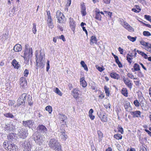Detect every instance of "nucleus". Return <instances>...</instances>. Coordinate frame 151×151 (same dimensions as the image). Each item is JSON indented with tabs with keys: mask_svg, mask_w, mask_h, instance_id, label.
Instances as JSON below:
<instances>
[{
	"mask_svg": "<svg viewBox=\"0 0 151 151\" xmlns=\"http://www.w3.org/2000/svg\"><path fill=\"white\" fill-rule=\"evenodd\" d=\"M12 64L13 66H20V65L19 63L15 59H14L12 63Z\"/></svg>",
	"mask_w": 151,
	"mask_h": 151,
	"instance_id": "obj_33",
	"label": "nucleus"
},
{
	"mask_svg": "<svg viewBox=\"0 0 151 151\" xmlns=\"http://www.w3.org/2000/svg\"><path fill=\"white\" fill-rule=\"evenodd\" d=\"M131 113V114L133 115L134 117H138L140 116L141 112L139 111H132Z\"/></svg>",
	"mask_w": 151,
	"mask_h": 151,
	"instance_id": "obj_29",
	"label": "nucleus"
},
{
	"mask_svg": "<svg viewBox=\"0 0 151 151\" xmlns=\"http://www.w3.org/2000/svg\"><path fill=\"white\" fill-rule=\"evenodd\" d=\"M22 49L21 45L20 44H17L14 47V50L16 52L20 51Z\"/></svg>",
	"mask_w": 151,
	"mask_h": 151,
	"instance_id": "obj_20",
	"label": "nucleus"
},
{
	"mask_svg": "<svg viewBox=\"0 0 151 151\" xmlns=\"http://www.w3.org/2000/svg\"><path fill=\"white\" fill-rule=\"evenodd\" d=\"M144 35L148 37L151 35V34L148 31H144L143 32Z\"/></svg>",
	"mask_w": 151,
	"mask_h": 151,
	"instance_id": "obj_41",
	"label": "nucleus"
},
{
	"mask_svg": "<svg viewBox=\"0 0 151 151\" xmlns=\"http://www.w3.org/2000/svg\"><path fill=\"white\" fill-rule=\"evenodd\" d=\"M35 56L37 65V66H44L45 63V60L41 52H40V55H38L37 54H36Z\"/></svg>",
	"mask_w": 151,
	"mask_h": 151,
	"instance_id": "obj_2",
	"label": "nucleus"
},
{
	"mask_svg": "<svg viewBox=\"0 0 151 151\" xmlns=\"http://www.w3.org/2000/svg\"><path fill=\"white\" fill-rule=\"evenodd\" d=\"M134 82L135 83L136 85L139 86V79H138L137 81H134Z\"/></svg>",
	"mask_w": 151,
	"mask_h": 151,
	"instance_id": "obj_63",
	"label": "nucleus"
},
{
	"mask_svg": "<svg viewBox=\"0 0 151 151\" xmlns=\"http://www.w3.org/2000/svg\"><path fill=\"white\" fill-rule=\"evenodd\" d=\"M86 8L84 4H81V12L83 16H85L86 14Z\"/></svg>",
	"mask_w": 151,
	"mask_h": 151,
	"instance_id": "obj_19",
	"label": "nucleus"
},
{
	"mask_svg": "<svg viewBox=\"0 0 151 151\" xmlns=\"http://www.w3.org/2000/svg\"><path fill=\"white\" fill-rule=\"evenodd\" d=\"M97 133L98 134L99 137V138H101L103 137V134L100 131H98L97 132Z\"/></svg>",
	"mask_w": 151,
	"mask_h": 151,
	"instance_id": "obj_50",
	"label": "nucleus"
},
{
	"mask_svg": "<svg viewBox=\"0 0 151 151\" xmlns=\"http://www.w3.org/2000/svg\"><path fill=\"white\" fill-rule=\"evenodd\" d=\"M90 41V44L96 43L97 41L96 38L95 36H92L91 37Z\"/></svg>",
	"mask_w": 151,
	"mask_h": 151,
	"instance_id": "obj_30",
	"label": "nucleus"
},
{
	"mask_svg": "<svg viewBox=\"0 0 151 151\" xmlns=\"http://www.w3.org/2000/svg\"><path fill=\"white\" fill-rule=\"evenodd\" d=\"M121 93L124 96L127 97L128 96V92L126 88H123L121 90Z\"/></svg>",
	"mask_w": 151,
	"mask_h": 151,
	"instance_id": "obj_27",
	"label": "nucleus"
},
{
	"mask_svg": "<svg viewBox=\"0 0 151 151\" xmlns=\"http://www.w3.org/2000/svg\"><path fill=\"white\" fill-rule=\"evenodd\" d=\"M103 1L104 3L109 4L110 3L111 0H103Z\"/></svg>",
	"mask_w": 151,
	"mask_h": 151,
	"instance_id": "obj_54",
	"label": "nucleus"
},
{
	"mask_svg": "<svg viewBox=\"0 0 151 151\" xmlns=\"http://www.w3.org/2000/svg\"><path fill=\"white\" fill-rule=\"evenodd\" d=\"M4 115L6 117L13 118H14V115L10 113H6L4 114Z\"/></svg>",
	"mask_w": 151,
	"mask_h": 151,
	"instance_id": "obj_34",
	"label": "nucleus"
},
{
	"mask_svg": "<svg viewBox=\"0 0 151 151\" xmlns=\"http://www.w3.org/2000/svg\"><path fill=\"white\" fill-rule=\"evenodd\" d=\"M96 68L100 72H102L103 71L105 68H104V67H96Z\"/></svg>",
	"mask_w": 151,
	"mask_h": 151,
	"instance_id": "obj_46",
	"label": "nucleus"
},
{
	"mask_svg": "<svg viewBox=\"0 0 151 151\" xmlns=\"http://www.w3.org/2000/svg\"><path fill=\"white\" fill-rule=\"evenodd\" d=\"M49 147L55 151H62L60 144L54 139H51L48 144Z\"/></svg>",
	"mask_w": 151,
	"mask_h": 151,
	"instance_id": "obj_1",
	"label": "nucleus"
},
{
	"mask_svg": "<svg viewBox=\"0 0 151 151\" xmlns=\"http://www.w3.org/2000/svg\"><path fill=\"white\" fill-rule=\"evenodd\" d=\"M34 122L31 120H28L26 121H23L22 124L25 127H28L29 128L32 127L34 124Z\"/></svg>",
	"mask_w": 151,
	"mask_h": 151,
	"instance_id": "obj_12",
	"label": "nucleus"
},
{
	"mask_svg": "<svg viewBox=\"0 0 151 151\" xmlns=\"http://www.w3.org/2000/svg\"><path fill=\"white\" fill-rule=\"evenodd\" d=\"M38 128H39V131L41 133L45 134L47 133V129L44 126L42 125H40L38 126Z\"/></svg>",
	"mask_w": 151,
	"mask_h": 151,
	"instance_id": "obj_13",
	"label": "nucleus"
},
{
	"mask_svg": "<svg viewBox=\"0 0 151 151\" xmlns=\"http://www.w3.org/2000/svg\"><path fill=\"white\" fill-rule=\"evenodd\" d=\"M20 100V101H17V105L18 106L22 104H24L25 103V101H23V100L22 99H21Z\"/></svg>",
	"mask_w": 151,
	"mask_h": 151,
	"instance_id": "obj_45",
	"label": "nucleus"
},
{
	"mask_svg": "<svg viewBox=\"0 0 151 151\" xmlns=\"http://www.w3.org/2000/svg\"><path fill=\"white\" fill-rule=\"evenodd\" d=\"M104 89L106 96H109V88H108L106 86H105L104 87Z\"/></svg>",
	"mask_w": 151,
	"mask_h": 151,
	"instance_id": "obj_40",
	"label": "nucleus"
},
{
	"mask_svg": "<svg viewBox=\"0 0 151 151\" xmlns=\"http://www.w3.org/2000/svg\"><path fill=\"white\" fill-rule=\"evenodd\" d=\"M25 59V61L24 62V65L25 66H27V65H29V62L30 64H31V61H29V60H28V59Z\"/></svg>",
	"mask_w": 151,
	"mask_h": 151,
	"instance_id": "obj_43",
	"label": "nucleus"
},
{
	"mask_svg": "<svg viewBox=\"0 0 151 151\" xmlns=\"http://www.w3.org/2000/svg\"><path fill=\"white\" fill-rule=\"evenodd\" d=\"M7 137L9 141V142H13L16 140L15 134L14 133H11Z\"/></svg>",
	"mask_w": 151,
	"mask_h": 151,
	"instance_id": "obj_16",
	"label": "nucleus"
},
{
	"mask_svg": "<svg viewBox=\"0 0 151 151\" xmlns=\"http://www.w3.org/2000/svg\"><path fill=\"white\" fill-rule=\"evenodd\" d=\"M7 142L6 141H5L3 143V146L5 148H7V147H8L9 145V143L7 145Z\"/></svg>",
	"mask_w": 151,
	"mask_h": 151,
	"instance_id": "obj_56",
	"label": "nucleus"
},
{
	"mask_svg": "<svg viewBox=\"0 0 151 151\" xmlns=\"http://www.w3.org/2000/svg\"><path fill=\"white\" fill-rule=\"evenodd\" d=\"M56 17L58 20V22L61 23L63 21V19L65 17L63 13L60 12V11H58L56 12Z\"/></svg>",
	"mask_w": 151,
	"mask_h": 151,
	"instance_id": "obj_5",
	"label": "nucleus"
},
{
	"mask_svg": "<svg viewBox=\"0 0 151 151\" xmlns=\"http://www.w3.org/2000/svg\"><path fill=\"white\" fill-rule=\"evenodd\" d=\"M27 131L25 129H22L19 132L18 134L20 138L24 139L28 135Z\"/></svg>",
	"mask_w": 151,
	"mask_h": 151,
	"instance_id": "obj_4",
	"label": "nucleus"
},
{
	"mask_svg": "<svg viewBox=\"0 0 151 151\" xmlns=\"http://www.w3.org/2000/svg\"><path fill=\"white\" fill-rule=\"evenodd\" d=\"M96 16L95 18L96 19L101 21V16L100 14V12L99 9L96 8L95 9Z\"/></svg>",
	"mask_w": 151,
	"mask_h": 151,
	"instance_id": "obj_18",
	"label": "nucleus"
},
{
	"mask_svg": "<svg viewBox=\"0 0 151 151\" xmlns=\"http://www.w3.org/2000/svg\"><path fill=\"white\" fill-rule=\"evenodd\" d=\"M52 20H47V24L48 27L51 29L54 27V25L52 22Z\"/></svg>",
	"mask_w": 151,
	"mask_h": 151,
	"instance_id": "obj_31",
	"label": "nucleus"
},
{
	"mask_svg": "<svg viewBox=\"0 0 151 151\" xmlns=\"http://www.w3.org/2000/svg\"><path fill=\"white\" fill-rule=\"evenodd\" d=\"M34 140L35 142L40 145L42 144L44 141L43 137L39 135H35L34 137Z\"/></svg>",
	"mask_w": 151,
	"mask_h": 151,
	"instance_id": "obj_8",
	"label": "nucleus"
},
{
	"mask_svg": "<svg viewBox=\"0 0 151 151\" xmlns=\"http://www.w3.org/2000/svg\"><path fill=\"white\" fill-rule=\"evenodd\" d=\"M80 82L81 85L83 87H86L87 86V83L84 80V78L82 77L80 78Z\"/></svg>",
	"mask_w": 151,
	"mask_h": 151,
	"instance_id": "obj_22",
	"label": "nucleus"
},
{
	"mask_svg": "<svg viewBox=\"0 0 151 151\" xmlns=\"http://www.w3.org/2000/svg\"><path fill=\"white\" fill-rule=\"evenodd\" d=\"M81 64L82 66H87L86 64L83 61H82L81 62Z\"/></svg>",
	"mask_w": 151,
	"mask_h": 151,
	"instance_id": "obj_64",
	"label": "nucleus"
},
{
	"mask_svg": "<svg viewBox=\"0 0 151 151\" xmlns=\"http://www.w3.org/2000/svg\"><path fill=\"white\" fill-rule=\"evenodd\" d=\"M60 39H62L63 41H65V40L64 37L63 35H62L60 37Z\"/></svg>",
	"mask_w": 151,
	"mask_h": 151,
	"instance_id": "obj_62",
	"label": "nucleus"
},
{
	"mask_svg": "<svg viewBox=\"0 0 151 151\" xmlns=\"http://www.w3.org/2000/svg\"><path fill=\"white\" fill-rule=\"evenodd\" d=\"M114 138H116L117 139H121L122 138V136L120 134H116L114 135Z\"/></svg>",
	"mask_w": 151,
	"mask_h": 151,
	"instance_id": "obj_37",
	"label": "nucleus"
},
{
	"mask_svg": "<svg viewBox=\"0 0 151 151\" xmlns=\"http://www.w3.org/2000/svg\"><path fill=\"white\" fill-rule=\"evenodd\" d=\"M123 80L127 86L131 90L132 88V86L133 85V84L131 83V81H130L128 78H126L124 77H123Z\"/></svg>",
	"mask_w": 151,
	"mask_h": 151,
	"instance_id": "obj_10",
	"label": "nucleus"
},
{
	"mask_svg": "<svg viewBox=\"0 0 151 151\" xmlns=\"http://www.w3.org/2000/svg\"><path fill=\"white\" fill-rule=\"evenodd\" d=\"M128 76L131 79H133L134 77L133 75L131 74L128 73L127 74Z\"/></svg>",
	"mask_w": 151,
	"mask_h": 151,
	"instance_id": "obj_58",
	"label": "nucleus"
},
{
	"mask_svg": "<svg viewBox=\"0 0 151 151\" xmlns=\"http://www.w3.org/2000/svg\"><path fill=\"white\" fill-rule=\"evenodd\" d=\"M132 58H130L129 57H128V56L127 57V60L128 61V62L129 63H131L132 62Z\"/></svg>",
	"mask_w": 151,
	"mask_h": 151,
	"instance_id": "obj_60",
	"label": "nucleus"
},
{
	"mask_svg": "<svg viewBox=\"0 0 151 151\" xmlns=\"http://www.w3.org/2000/svg\"><path fill=\"white\" fill-rule=\"evenodd\" d=\"M119 21L120 23L122 26L124 24V22H126V21H124L123 19L122 18L119 19Z\"/></svg>",
	"mask_w": 151,
	"mask_h": 151,
	"instance_id": "obj_47",
	"label": "nucleus"
},
{
	"mask_svg": "<svg viewBox=\"0 0 151 151\" xmlns=\"http://www.w3.org/2000/svg\"><path fill=\"white\" fill-rule=\"evenodd\" d=\"M116 63L117 64L118 66H122L121 63L119 61L118 57H116V59H115Z\"/></svg>",
	"mask_w": 151,
	"mask_h": 151,
	"instance_id": "obj_44",
	"label": "nucleus"
},
{
	"mask_svg": "<svg viewBox=\"0 0 151 151\" xmlns=\"http://www.w3.org/2000/svg\"><path fill=\"white\" fill-rule=\"evenodd\" d=\"M140 151H147V149L144 146L142 145L140 147Z\"/></svg>",
	"mask_w": 151,
	"mask_h": 151,
	"instance_id": "obj_49",
	"label": "nucleus"
},
{
	"mask_svg": "<svg viewBox=\"0 0 151 151\" xmlns=\"http://www.w3.org/2000/svg\"><path fill=\"white\" fill-rule=\"evenodd\" d=\"M4 128L5 130H7L9 132L13 131L15 129V127L11 122L7 123L5 124Z\"/></svg>",
	"mask_w": 151,
	"mask_h": 151,
	"instance_id": "obj_7",
	"label": "nucleus"
},
{
	"mask_svg": "<svg viewBox=\"0 0 151 151\" xmlns=\"http://www.w3.org/2000/svg\"><path fill=\"white\" fill-rule=\"evenodd\" d=\"M71 0H67V4L66 5V6L67 7L69 6L71 4Z\"/></svg>",
	"mask_w": 151,
	"mask_h": 151,
	"instance_id": "obj_53",
	"label": "nucleus"
},
{
	"mask_svg": "<svg viewBox=\"0 0 151 151\" xmlns=\"http://www.w3.org/2000/svg\"><path fill=\"white\" fill-rule=\"evenodd\" d=\"M32 48H28L25 45L24 52L23 56H22L24 59H29L30 56L31 57L32 56Z\"/></svg>",
	"mask_w": 151,
	"mask_h": 151,
	"instance_id": "obj_3",
	"label": "nucleus"
},
{
	"mask_svg": "<svg viewBox=\"0 0 151 151\" xmlns=\"http://www.w3.org/2000/svg\"><path fill=\"white\" fill-rule=\"evenodd\" d=\"M58 116L61 119V120L63 121L65 120L66 118L65 115L60 113H59L58 114Z\"/></svg>",
	"mask_w": 151,
	"mask_h": 151,
	"instance_id": "obj_36",
	"label": "nucleus"
},
{
	"mask_svg": "<svg viewBox=\"0 0 151 151\" xmlns=\"http://www.w3.org/2000/svg\"><path fill=\"white\" fill-rule=\"evenodd\" d=\"M110 76L112 78L116 79H118L119 78V75L116 73L114 72L111 73Z\"/></svg>",
	"mask_w": 151,
	"mask_h": 151,
	"instance_id": "obj_25",
	"label": "nucleus"
},
{
	"mask_svg": "<svg viewBox=\"0 0 151 151\" xmlns=\"http://www.w3.org/2000/svg\"><path fill=\"white\" fill-rule=\"evenodd\" d=\"M118 132H121L122 134L123 132V130L122 127H119L118 128Z\"/></svg>",
	"mask_w": 151,
	"mask_h": 151,
	"instance_id": "obj_55",
	"label": "nucleus"
},
{
	"mask_svg": "<svg viewBox=\"0 0 151 151\" xmlns=\"http://www.w3.org/2000/svg\"><path fill=\"white\" fill-rule=\"evenodd\" d=\"M17 147L14 144L9 143V142L7 150L8 151H16Z\"/></svg>",
	"mask_w": 151,
	"mask_h": 151,
	"instance_id": "obj_15",
	"label": "nucleus"
},
{
	"mask_svg": "<svg viewBox=\"0 0 151 151\" xmlns=\"http://www.w3.org/2000/svg\"><path fill=\"white\" fill-rule=\"evenodd\" d=\"M58 134L60 138L62 139L63 141H65L68 137L65 134L64 129H60L58 131Z\"/></svg>",
	"mask_w": 151,
	"mask_h": 151,
	"instance_id": "obj_6",
	"label": "nucleus"
},
{
	"mask_svg": "<svg viewBox=\"0 0 151 151\" xmlns=\"http://www.w3.org/2000/svg\"><path fill=\"white\" fill-rule=\"evenodd\" d=\"M140 103H139L137 100H136L134 101L133 103L135 106L137 107H138L141 105V106H143L144 103H142V101H140Z\"/></svg>",
	"mask_w": 151,
	"mask_h": 151,
	"instance_id": "obj_23",
	"label": "nucleus"
},
{
	"mask_svg": "<svg viewBox=\"0 0 151 151\" xmlns=\"http://www.w3.org/2000/svg\"><path fill=\"white\" fill-rule=\"evenodd\" d=\"M32 101V97L29 95L27 96V101L28 102L29 105L30 106H31L33 104V102L31 101Z\"/></svg>",
	"mask_w": 151,
	"mask_h": 151,
	"instance_id": "obj_32",
	"label": "nucleus"
},
{
	"mask_svg": "<svg viewBox=\"0 0 151 151\" xmlns=\"http://www.w3.org/2000/svg\"><path fill=\"white\" fill-rule=\"evenodd\" d=\"M127 38L130 41H131L132 42H134L136 41V38H137V37H131L130 36H127Z\"/></svg>",
	"mask_w": 151,
	"mask_h": 151,
	"instance_id": "obj_39",
	"label": "nucleus"
},
{
	"mask_svg": "<svg viewBox=\"0 0 151 151\" xmlns=\"http://www.w3.org/2000/svg\"><path fill=\"white\" fill-rule=\"evenodd\" d=\"M119 51L120 52L121 54H123V49L122 48L120 47H119L118 48Z\"/></svg>",
	"mask_w": 151,
	"mask_h": 151,
	"instance_id": "obj_57",
	"label": "nucleus"
},
{
	"mask_svg": "<svg viewBox=\"0 0 151 151\" xmlns=\"http://www.w3.org/2000/svg\"><path fill=\"white\" fill-rule=\"evenodd\" d=\"M24 75L25 76L27 77L29 74V71L27 69H25L24 73Z\"/></svg>",
	"mask_w": 151,
	"mask_h": 151,
	"instance_id": "obj_52",
	"label": "nucleus"
},
{
	"mask_svg": "<svg viewBox=\"0 0 151 151\" xmlns=\"http://www.w3.org/2000/svg\"><path fill=\"white\" fill-rule=\"evenodd\" d=\"M140 43L142 45L144 46H145V47L147 46V44L148 43V42H144V41H141V42H140Z\"/></svg>",
	"mask_w": 151,
	"mask_h": 151,
	"instance_id": "obj_51",
	"label": "nucleus"
},
{
	"mask_svg": "<svg viewBox=\"0 0 151 151\" xmlns=\"http://www.w3.org/2000/svg\"><path fill=\"white\" fill-rule=\"evenodd\" d=\"M99 116L101 121L103 122H105L107 121V115L105 113L101 111L99 114Z\"/></svg>",
	"mask_w": 151,
	"mask_h": 151,
	"instance_id": "obj_9",
	"label": "nucleus"
},
{
	"mask_svg": "<svg viewBox=\"0 0 151 151\" xmlns=\"http://www.w3.org/2000/svg\"><path fill=\"white\" fill-rule=\"evenodd\" d=\"M19 83L22 88L25 89L27 86V83L25 78L22 77L19 80Z\"/></svg>",
	"mask_w": 151,
	"mask_h": 151,
	"instance_id": "obj_11",
	"label": "nucleus"
},
{
	"mask_svg": "<svg viewBox=\"0 0 151 151\" xmlns=\"http://www.w3.org/2000/svg\"><path fill=\"white\" fill-rule=\"evenodd\" d=\"M36 24L35 23L33 24V27L32 29V32L33 33L35 34L37 31V29H36Z\"/></svg>",
	"mask_w": 151,
	"mask_h": 151,
	"instance_id": "obj_42",
	"label": "nucleus"
},
{
	"mask_svg": "<svg viewBox=\"0 0 151 151\" xmlns=\"http://www.w3.org/2000/svg\"><path fill=\"white\" fill-rule=\"evenodd\" d=\"M69 23L70 28L73 31H74L76 25L73 19L71 18H69Z\"/></svg>",
	"mask_w": 151,
	"mask_h": 151,
	"instance_id": "obj_14",
	"label": "nucleus"
},
{
	"mask_svg": "<svg viewBox=\"0 0 151 151\" xmlns=\"http://www.w3.org/2000/svg\"><path fill=\"white\" fill-rule=\"evenodd\" d=\"M124 107L127 111L129 110L131 108L130 102H126L124 105Z\"/></svg>",
	"mask_w": 151,
	"mask_h": 151,
	"instance_id": "obj_28",
	"label": "nucleus"
},
{
	"mask_svg": "<svg viewBox=\"0 0 151 151\" xmlns=\"http://www.w3.org/2000/svg\"><path fill=\"white\" fill-rule=\"evenodd\" d=\"M45 110L49 112V113L50 114L52 111V109L51 106H47L46 108H45Z\"/></svg>",
	"mask_w": 151,
	"mask_h": 151,
	"instance_id": "obj_38",
	"label": "nucleus"
},
{
	"mask_svg": "<svg viewBox=\"0 0 151 151\" xmlns=\"http://www.w3.org/2000/svg\"><path fill=\"white\" fill-rule=\"evenodd\" d=\"M23 146H24L25 150L26 151H29V148L30 147V144L27 141H25L23 144Z\"/></svg>",
	"mask_w": 151,
	"mask_h": 151,
	"instance_id": "obj_26",
	"label": "nucleus"
},
{
	"mask_svg": "<svg viewBox=\"0 0 151 151\" xmlns=\"http://www.w3.org/2000/svg\"><path fill=\"white\" fill-rule=\"evenodd\" d=\"M79 91L76 89H74L72 95L75 99H77L79 95Z\"/></svg>",
	"mask_w": 151,
	"mask_h": 151,
	"instance_id": "obj_21",
	"label": "nucleus"
},
{
	"mask_svg": "<svg viewBox=\"0 0 151 151\" xmlns=\"http://www.w3.org/2000/svg\"><path fill=\"white\" fill-rule=\"evenodd\" d=\"M27 97V95L26 93H23L22 95L18 99L17 101H20L21 99L23 100V101H26Z\"/></svg>",
	"mask_w": 151,
	"mask_h": 151,
	"instance_id": "obj_24",
	"label": "nucleus"
},
{
	"mask_svg": "<svg viewBox=\"0 0 151 151\" xmlns=\"http://www.w3.org/2000/svg\"><path fill=\"white\" fill-rule=\"evenodd\" d=\"M89 116L90 118L92 120H93L95 118V116L93 115L92 114H89Z\"/></svg>",
	"mask_w": 151,
	"mask_h": 151,
	"instance_id": "obj_61",
	"label": "nucleus"
},
{
	"mask_svg": "<svg viewBox=\"0 0 151 151\" xmlns=\"http://www.w3.org/2000/svg\"><path fill=\"white\" fill-rule=\"evenodd\" d=\"M144 17L147 20L151 22V19L150 18V16L145 15H144Z\"/></svg>",
	"mask_w": 151,
	"mask_h": 151,
	"instance_id": "obj_48",
	"label": "nucleus"
},
{
	"mask_svg": "<svg viewBox=\"0 0 151 151\" xmlns=\"http://www.w3.org/2000/svg\"><path fill=\"white\" fill-rule=\"evenodd\" d=\"M124 27L126 29H127L130 32H134V30L133 28L127 22H124V24L123 25Z\"/></svg>",
	"mask_w": 151,
	"mask_h": 151,
	"instance_id": "obj_17",
	"label": "nucleus"
},
{
	"mask_svg": "<svg viewBox=\"0 0 151 151\" xmlns=\"http://www.w3.org/2000/svg\"><path fill=\"white\" fill-rule=\"evenodd\" d=\"M57 27L61 31H63V29L62 27L61 26V25L59 24H58V25Z\"/></svg>",
	"mask_w": 151,
	"mask_h": 151,
	"instance_id": "obj_59",
	"label": "nucleus"
},
{
	"mask_svg": "<svg viewBox=\"0 0 151 151\" xmlns=\"http://www.w3.org/2000/svg\"><path fill=\"white\" fill-rule=\"evenodd\" d=\"M54 91L60 96H62V94L60 91L57 88H55L54 89Z\"/></svg>",
	"mask_w": 151,
	"mask_h": 151,
	"instance_id": "obj_35",
	"label": "nucleus"
}]
</instances>
